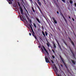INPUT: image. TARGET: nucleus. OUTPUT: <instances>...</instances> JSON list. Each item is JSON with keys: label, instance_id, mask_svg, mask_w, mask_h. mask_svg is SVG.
Masks as SVG:
<instances>
[{"label": "nucleus", "instance_id": "obj_26", "mask_svg": "<svg viewBox=\"0 0 76 76\" xmlns=\"http://www.w3.org/2000/svg\"><path fill=\"white\" fill-rule=\"evenodd\" d=\"M50 61H51V62H52V63H53V64H54V61H53V60H50Z\"/></svg>", "mask_w": 76, "mask_h": 76}, {"label": "nucleus", "instance_id": "obj_46", "mask_svg": "<svg viewBox=\"0 0 76 76\" xmlns=\"http://www.w3.org/2000/svg\"><path fill=\"white\" fill-rule=\"evenodd\" d=\"M69 19H71V18H70V17L69 16Z\"/></svg>", "mask_w": 76, "mask_h": 76}, {"label": "nucleus", "instance_id": "obj_25", "mask_svg": "<svg viewBox=\"0 0 76 76\" xmlns=\"http://www.w3.org/2000/svg\"><path fill=\"white\" fill-rule=\"evenodd\" d=\"M70 4H72V3H73V1L72 0H70Z\"/></svg>", "mask_w": 76, "mask_h": 76}, {"label": "nucleus", "instance_id": "obj_31", "mask_svg": "<svg viewBox=\"0 0 76 76\" xmlns=\"http://www.w3.org/2000/svg\"><path fill=\"white\" fill-rule=\"evenodd\" d=\"M64 3H66V1H65V0H61Z\"/></svg>", "mask_w": 76, "mask_h": 76}, {"label": "nucleus", "instance_id": "obj_24", "mask_svg": "<svg viewBox=\"0 0 76 76\" xmlns=\"http://www.w3.org/2000/svg\"><path fill=\"white\" fill-rule=\"evenodd\" d=\"M31 31L32 32V34H35V32H34V30H32V31Z\"/></svg>", "mask_w": 76, "mask_h": 76}, {"label": "nucleus", "instance_id": "obj_38", "mask_svg": "<svg viewBox=\"0 0 76 76\" xmlns=\"http://www.w3.org/2000/svg\"><path fill=\"white\" fill-rule=\"evenodd\" d=\"M27 19H29V17H28V15L27 16Z\"/></svg>", "mask_w": 76, "mask_h": 76}, {"label": "nucleus", "instance_id": "obj_7", "mask_svg": "<svg viewBox=\"0 0 76 76\" xmlns=\"http://www.w3.org/2000/svg\"><path fill=\"white\" fill-rule=\"evenodd\" d=\"M46 39L47 42V45L48 46V47H50V43H49V42H48V40H47V39Z\"/></svg>", "mask_w": 76, "mask_h": 76}, {"label": "nucleus", "instance_id": "obj_28", "mask_svg": "<svg viewBox=\"0 0 76 76\" xmlns=\"http://www.w3.org/2000/svg\"><path fill=\"white\" fill-rule=\"evenodd\" d=\"M54 67H55V69H56V70H57V67H56V65H54Z\"/></svg>", "mask_w": 76, "mask_h": 76}, {"label": "nucleus", "instance_id": "obj_9", "mask_svg": "<svg viewBox=\"0 0 76 76\" xmlns=\"http://www.w3.org/2000/svg\"><path fill=\"white\" fill-rule=\"evenodd\" d=\"M52 43H53V46H54V48H56V44H55V43H54V42H53Z\"/></svg>", "mask_w": 76, "mask_h": 76}, {"label": "nucleus", "instance_id": "obj_4", "mask_svg": "<svg viewBox=\"0 0 76 76\" xmlns=\"http://www.w3.org/2000/svg\"><path fill=\"white\" fill-rule=\"evenodd\" d=\"M56 41L57 43L58 46L59 47L60 49V50H62L61 45H60V43H59V42H58V41H57V39H56Z\"/></svg>", "mask_w": 76, "mask_h": 76}, {"label": "nucleus", "instance_id": "obj_52", "mask_svg": "<svg viewBox=\"0 0 76 76\" xmlns=\"http://www.w3.org/2000/svg\"><path fill=\"white\" fill-rule=\"evenodd\" d=\"M27 14H28V15H29V13L28 12H27Z\"/></svg>", "mask_w": 76, "mask_h": 76}, {"label": "nucleus", "instance_id": "obj_19", "mask_svg": "<svg viewBox=\"0 0 76 76\" xmlns=\"http://www.w3.org/2000/svg\"><path fill=\"white\" fill-rule=\"evenodd\" d=\"M72 63H73V64H74L75 65V61H74V60H72Z\"/></svg>", "mask_w": 76, "mask_h": 76}, {"label": "nucleus", "instance_id": "obj_30", "mask_svg": "<svg viewBox=\"0 0 76 76\" xmlns=\"http://www.w3.org/2000/svg\"><path fill=\"white\" fill-rule=\"evenodd\" d=\"M64 43L65 44L66 46H67V43H66V42H65Z\"/></svg>", "mask_w": 76, "mask_h": 76}, {"label": "nucleus", "instance_id": "obj_11", "mask_svg": "<svg viewBox=\"0 0 76 76\" xmlns=\"http://www.w3.org/2000/svg\"><path fill=\"white\" fill-rule=\"evenodd\" d=\"M32 36L34 37L35 39H37V36H35V34H32Z\"/></svg>", "mask_w": 76, "mask_h": 76}, {"label": "nucleus", "instance_id": "obj_32", "mask_svg": "<svg viewBox=\"0 0 76 76\" xmlns=\"http://www.w3.org/2000/svg\"><path fill=\"white\" fill-rule=\"evenodd\" d=\"M52 58H53V59L55 58V56H54L53 55L52 56Z\"/></svg>", "mask_w": 76, "mask_h": 76}, {"label": "nucleus", "instance_id": "obj_53", "mask_svg": "<svg viewBox=\"0 0 76 76\" xmlns=\"http://www.w3.org/2000/svg\"><path fill=\"white\" fill-rule=\"evenodd\" d=\"M40 12H41V13L42 14V11H40Z\"/></svg>", "mask_w": 76, "mask_h": 76}, {"label": "nucleus", "instance_id": "obj_13", "mask_svg": "<svg viewBox=\"0 0 76 76\" xmlns=\"http://www.w3.org/2000/svg\"><path fill=\"white\" fill-rule=\"evenodd\" d=\"M35 4H36V5L37 6V7H38V8L39 9H40V8H39V6H38V4H37V3H36V2H35Z\"/></svg>", "mask_w": 76, "mask_h": 76}, {"label": "nucleus", "instance_id": "obj_50", "mask_svg": "<svg viewBox=\"0 0 76 76\" xmlns=\"http://www.w3.org/2000/svg\"><path fill=\"white\" fill-rule=\"evenodd\" d=\"M61 13V15L62 16H63V14H62V13Z\"/></svg>", "mask_w": 76, "mask_h": 76}, {"label": "nucleus", "instance_id": "obj_57", "mask_svg": "<svg viewBox=\"0 0 76 76\" xmlns=\"http://www.w3.org/2000/svg\"><path fill=\"white\" fill-rule=\"evenodd\" d=\"M40 39L42 40V39H41V38H40Z\"/></svg>", "mask_w": 76, "mask_h": 76}, {"label": "nucleus", "instance_id": "obj_54", "mask_svg": "<svg viewBox=\"0 0 76 76\" xmlns=\"http://www.w3.org/2000/svg\"><path fill=\"white\" fill-rule=\"evenodd\" d=\"M26 11L27 13V12H28V10H26Z\"/></svg>", "mask_w": 76, "mask_h": 76}, {"label": "nucleus", "instance_id": "obj_20", "mask_svg": "<svg viewBox=\"0 0 76 76\" xmlns=\"http://www.w3.org/2000/svg\"><path fill=\"white\" fill-rule=\"evenodd\" d=\"M42 47H43V49L45 51V50H46V49L45 48L44 46H42Z\"/></svg>", "mask_w": 76, "mask_h": 76}, {"label": "nucleus", "instance_id": "obj_59", "mask_svg": "<svg viewBox=\"0 0 76 76\" xmlns=\"http://www.w3.org/2000/svg\"><path fill=\"white\" fill-rule=\"evenodd\" d=\"M57 1H58V0H56Z\"/></svg>", "mask_w": 76, "mask_h": 76}, {"label": "nucleus", "instance_id": "obj_15", "mask_svg": "<svg viewBox=\"0 0 76 76\" xmlns=\"http://www.w3.org/2000/svg\"><path fill=\"white\" fill-rule=\"evenodd\" d=\"M31 9L34 13H35V10H34V8L33 7H31Z\"/></svg>", "mask_w": 76, "mask_h": 76}, {"label": "nucleus", "instance_id": "obj_22", "mask_svg": "<svg viewBox=\"0 0 76 76\" xmlns=\"http://www.w3.org/2000/svg\"><path fill=\"white\" fill-rule=\"evenodd\" d=\"M45 51L46 53L47 54L49 55V54L48 53V51L47 50V49H46L45 50Z\"/></svg>", "mask_w": 76, "mask_h": 76}, {"label": "nucleus", "instance_id": "obj_35", "mask_svg": "<svg viewBox=\"0 0 76 76\" xmlns=\"http://www.w3.org/2000/svg\"><path fill=\"white\" fill-rule=\"evenodd\" d=\"M62 39V41H63V42L64 43V42H65V40H64V39Z\"/></svg>", "mask_w": 76, "mask_h": 76}, {"label": "nucleus", "instance_id": "obj_8", "mask_svg": "<svg viewBox=\"0 0 76 76\" xmlns=\"http://www.w3.org/2000/svg\"><path fill=\"white\" fill-rule=\"evenodd\" d=\"M37 0V3H38L39 6H41V2L39 1V0Z\"/></svg>", "mask_w": 76, "mask_h": 76}, {"label": "nucleus", "instance_id": "obj_18", "mask_svg": "<svg viewBox=\"0 0 76 76\" xmlns=\"http://www.w3.org/2000/svg\"><path fill=\"white\" fill-rule=\"evenodd\" d=\"M71 43L72 45H73V47H75V44H74V42H73V41L71 42Z\"/></svg>", "mask_w": 76, "mask_h": 76}, {"label": "nucleus", "instance_id": "obj_2", "mask_svg": "<svg viewBox=\"0 0 76 76\" xmlns=\"http://www.w3.org/2000/svg\"><path fill=\"white\" fill-rule=\"evenodd\" d=\"M59 57H60L61 59V60L62 61L64 64V65L65 66V67H67V64H66V63L65 62H64V59H63V58H62V57H61V56L59 55Z\"/></svg>", "mask_w": 76, "mask_h": 76}, {"label": "nucleus", "instance_id": "obj_12", "mask_svg": "<svg viewBox=\"0 0 76 76\" xmlns=\"http://www.w3.org/2000/svg\"><path fill=\"white\" fill-rule=\"evenodd\" d=\"M32 36L34 37L35 39H37V36H35V34H32Z\"/></svg>", "mask_w": 76, "mask_h": 76}, {"label": "nucleus", "instance_id": "obj_36", "mask_svg": "<svg viewBox=\"0 0 76 76\" xmlns=\"http://www.w3.org/2000/svg\"><path fill=\"white\" fill-rule=\"evenodd\" d=\"M18 4L19 6H20V4H19V3H18Z\"/></svg>", "mask_w": 76, "mask_h": 76}, {"label": "nucleus", "instance_id": "obj_21", "mask_svg": "<svg viewBox=\"0 0 76 76\" xmlns=\"http://www.w3.org/2000/svg\"><path fill=\"white\" fill-rule=\"evenodd\" d=\"M45 51L46 53L47 54L49 55V54L48 53V51L47 50V49H46L45 50Z\"/></svg>", "mask_w": 76, "mask_h": 76}, {"label": "nucleus", "instance_id": "obj_51", "mask_svg": "<svg viewBox=\"0 0 76 76\" xmlns=\"http://www.w3.org/2000/svg\"><path fill=\"white\" fill-rule=\"evenodd\" d=\"M27 14H28V15H29V13L28 12H27Z\"/></svg>", "mask_w": 76, "mask_h": 76}, {"label": "nucleus", "instance_id": "obj_34", "mask_svg": "<svg viewBox=\"0 0 76 76\" xmlns=\"http://www.w3.org/2000/svg\"><path fill=\"white\" fill-rule=\"evenodd\" d=\"M52 51L53 53H55V51H54V49H52Z\"/></svg>", "mask_w": 76, "mask_h": 76}, {"label": "nucleus", "instance_id": "obj_42", "mask_svg": "<svg viewBox=\"0 0 76 76\" xmlns=\"http://www.w3.org/2000/svg\"><path fill=\"white\" fill-rule=\"evenodd\" d=\"M29 35L30 36H31V33H29Z\"/></svg>", "mask_w": 76, "mask_h": 76}, {"label": "nucleus", "instance_id": "obj_33", "mask_svg": "<svg viewBox=\"0 0 76 76\" xmlns=\"http://www.w3.org/2000/svg\"><path fill=\"white\" fill-rule=\"evenodd\" d=\"M30 27L31 29V28H32V26H31V24H29Z\"/></svg>", "mask_w": 76, "mask_h": 76}, {"label": "nucleus", "instance_id": "obj_29", "mask_svg": "<svg viewBox=\"0 0 76 76\" xmlns=\"http://www.w3.org/2000/svg\"><path fill=\"white\" fill-rule=\"evenodd\" d=\"M69 41H71V42H72V39H70V38H69Z\"/></svg>", "mask_w": 76, "mask_h": 76}, {"label": "nucleus", "instance_id": "obj_58", "mask_svg": "<svg viewBox=\"0 0 76 76\" xmlns=\"http://www.w3.org/2000/svg\"><path fill=\"white\" fill-rule=\"evenodd\" d=\"M44 1H45V0H43Z\"/></svg>", "mask_w": 76, "mask_h": 76}, {"label": "nucleus", "instance_id": "obj_39", "mask_svg": "<svg viewBox=\"0 0 76 76\" xmlns=\"http://www.w3.org/2000/svg\"><path fill=\"white\" fill-rule=\"evenodd\" d=\"M42 29H44V27H43V26H42Z\"/></svg>", "mask_w": 76, "mask_h": 76}, {"label": "nucleus", "instance_id": "obj_40", "mask_svg": "<svg viewBox=\"0 0 76 76\" xmlns=\"http://www.w3.org/2000/svg\"><path fill=\"white\" fill-rule=\"evenodd\" d=\"M18 1H19V0H17ZM22 2H23V3H24V2H23V0H21Z\"/></svg>", "mask_w": 76, "mask_h": 76}, {"label": "nucleus", "instance_id": "obj_16", "mask_svg": "<svg viewBox=\"0 0 76 76\" xmlns=\"http://www.w3.org/2000/svg\"><path fill=\"white\" fill-rule=\"evenodd\" d=\"M63 18L64 19V20H65L66 23H67V20H66V18H65V17H64Z\"/></svg>", "mask_w": 76, "mask_h": 76}, {"label": "nucleus", "instance_id": "obj_56", "mask_svg": "<svg viewBox=\"0 0 76 76\" xmlns=\"http://www.w3.org/2000/svg\"><path fill=\"white\" fill-rule=\"evenodd\" d=\"M39 47H40V46H39Z\"/></svg>", "mask_w": 76, "mask_h": 76}, {"label": "nucleus", "instance_id": "obj_55", "mask_svg": "<svg viewBox=\"0 0 76 76\" xmlns=\"http://www.w3.org/2000/svg\"><path fill=\"white\" fill-rule=\"evenodd\" d=\"M39 10L40 11H41V9H40H40H39Z\"/></svg>", "mask_w": 76, "mask_h": 76}, {"label": "nucleus", "instance_id": "obj_44", "mask_svg": "<svg viewBox=\"0 0 76 76\" xmlns=\"http://www.w3.org/2000/svg\"><path fill=\"white\" fill-rule=\"evenodd\" d=\"M24 7L26 11V10H27L26 9V8H25V7Z\"/></svg>", "mask_w": 76, "mask_h": 76}, {"label": "nucleus", "instance_id": "obj_45", "mask_svg": "<svg viewBox=\"0 0 76 76\" xmlns=\"http://www.w3.org/2000/svg\"><path fill=\"white\" fill-rule=\"evenodd\" d=\"M57 13L58 14H59V12H58V11H57Z\"/></svg>", "mask_w": 76, "mask_h": 76}, {"label": "nucleus", "instance_id": "obj_1", "mask_svg": "<svg viewBox=\"0 0 76 76\" xmlns=\"http://www.w3.org/2000/svg\"><path fill=\"white\" fill-rule=\"evenodd\" d=\"M20 9L21 13L22 15L21 16H20V20H22V18H23L24 20H25L26 22H28V21H27V20H26V18H25V17H24H24H23V15H24V14H23V10L22 9V7H20Z\"/></svg>", "mask_w": 76, "mask_h": 76}, {"label": "nucleus", "instance_id": "obj_41", "mask_svg": "<svg viewBox=\"0 0 76 76\" xmlns=\"http://www.w3.org/2000/svg\"><path fill=\"white\" fill-rule=\"evenodd\" d=\"M74 5H75V7H76V3H74Z\"/></svg>", "mask_w": 76, "mask_h": 76}, {"label": "nucleus", "instance_id": "obj_3", "mask_svg": "<svg viewBox=\"0 0 76 76\" xmlns=\"http://www.w3.org/2000/svg\"><path fill=\"white\" fill-rule=\"evenodd\" d=\"M69 50L72 54L73 57L74 58H76V57H75V53H74L73 51L72 50V49H71V48H70V47H69Z\"/></svg>", "mask_w": 76, "mask_h": 76}, {"label": "nucleus", "instance_id": "obj_47", "mask_svg": "<svg viewBox=\"0 0 76 76\" xmlns=\"http://www.w3.org/2000/svg\"><path fill=\"white\" fill-rule=\"evenodd\" d=\"M61 67H63V66L62 64H61Z\"/></svg>", "mask_w": 76, "mask_h": 76}, {"label": "nucleus", "instance_id": "obj_5", "mask_svg": "<svg viewBox=\"0 0 76 76\" xmlns=\"http://www.w3.org/2000/svg\"><path fill=\"white\" fill-rule=\"evenodd\" d=\"M46 62L48 63H50V61H49V60H48V58H46V57H45Z\"/></svg>", "mask_w": 76, "mask_h": 76}, {"label": "nucleus", "instance_id": "obj_48", "mask_svg": "<svg viewBox=\"0 0 76 76\" xmlns=\"http://www.w3.org/2000/svg\"><path fill=\"white\" fill-rule=\"evenodd\" d=\"M31 31H33V28H31Z\"/></svg>", "mask_w": 76, "mask_h": 76}, {"label": "nucleus", "instance_id": "obj_27", "mask_svg": "<svg viewBox=\"0 0 76 76\" xmlns=\"http://www.w3.org/2000/svg\"><path fill=\"white\" fill-rule=\"evenodd\" d=\"M29 22H30V24H31V25H32V21H31V20H30V21H29Z\"/></svg>", "mask_w": 76, "mask_h": 76}, {"label": "nucleus", "instance_id": "obj_23", "mask_svg": "<svg viewBox=\"0 0 76 76\" xmlns=\"http://www.w3.org/2000/svg\"><path fill=\"white\" fill-rule=\"evenodd\" d=\"M45 34L46 36H48V33H47L46 31H45Z\"/></svg>", "mask_w": 76, "mask_h": 76}, {"label": "nucleus", "instance_id": "obj_6", "mask_svg": "<svg viewBox=\"0 0 76 76\" xmlns=\"http://www.w3.org/2000/svg\"><path fill=\"white\" fill-rule=\"evenodd\" d=\"M52 19H53V21H54L55 23H56H56H57V21H56V20H55V18H54L53 17Z\"/></svg>", "mask_w": 76, "mask_h": 76}, {"label": "nucleus", "instance_id": "obj_49", "mask_svg": "<svg viewBox=\"0 0 76 76\" xmlns=\"http://www.w3.org/2000/svg\"><path fill=\"white\" fill-rule=\"evenodd\" d=\"M42 51H43H43H44V50H43V49H42Z\"/></svg>", "mask_w": 76, "mask_h": 76}, {"label": "nucleus", "instance_id": "obj_43", "mask_svg": "<svg viewBox=\"0 0 76 76\" xmlns=\"http://www.w3.org/2000/svg\"><path fill=\"white\" fill-rule=\"evenodd\" d=\"M30 2H31V3H32V0H30Z\"/></svg>", "mask_w": 76, "mask_h": 76}, {"label": "nucleus", "instance_id": "obj_60", "mask_svg": "<svg viewBox=\"0 0 76 76\" xmlns=\"http://www.w3.org/2000/svg\"><path fill=\"white\" fill-rule=\"evenodd\" d=\"M51 35H52V34H51Z\"/></svg>", "mask_w": 76, "mask_h": 76}, {"label": "nucleus", "instance_id": "obj_14", "mask_svg": "<svg viewBox=\"0 0 76 76\" xmlns=\"http://www.w3.org/2000/svg\"><path fill=\"white\" fill-rule=\"evenodd\" d=\"M42 34L43 35L44 37H45V33H44V31H42Z\"/></svg>", "mask_w": 76, "mask_h": 76}, {"label": "nucleus", "instance_id": "obj_10", "mask_svg": "<svg viewBox=\"0 0 76 76\" xmlns=\"http://www.w3.org/2000/svg\"><path fill=\"white\" fill-rule=\"evenodd\" d=\"M36 18L37 20V21L39 23H41V22L39 21V20L38 18H37V17H36Z\"/></svg>", "mask_w": 76, "mask_h": 76}, {"label": "nucleus", "instance_id": "obj_37", "mask_svg": "<svg viewBox=\"0 0 76 76\" xmlns=\"http://www.w3.org/2000/svg\"><path fill=\"white\" fill-rule=\"evenodd\" d=\"M72 19L73 21H75V19H74V18H72Z\"/></svg>", "mask_w": 76, "mask_h": 76}, {"label": "nucleus", "instance_id": "obj_17", "mask_svg": "<svg viewBox=\"0 0 76 76\" xmlns=\"http://www.w3.org/2000/svg\"><path fill=\"white\" fill-rule=\"evenodd\" d=\"M33 25L34 26V28H37V26H36V25L35 24V23H33Z\"/></svg>", "mask_w": 76, "mask_h": 76}]
</instances>
